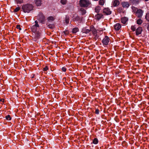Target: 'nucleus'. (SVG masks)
Here are the masks:
<instances>
[{"mask_svg": "<svg viewBox=\"0 0 149 149\" xmlns=\"http://www.w3.org/2000/svg\"><path fill=\"white\" fill-rule=\"evenodd\" d=\"M33 6L32 4H26L23 5L22 9L23 11L25 13H29L33 10Z\"/></svg>", "mask_w": 149, "mask_h": 149, "instance_id": "nucleus-1", "label": "nucleus"}, {"mask_svg": "<svg viewBox=\"0 0 149 149\" xmlns=\"http://www.w3.org/2000/svg\"><path fill=\"white\" fill-rule=\"evenodd\" d=\"M132 9L134 11H136V15L138 17L141 18L142 17L143 11L140 9H138L135 7L132 6Z\"/></svg>", "mask_w": 149, "mask_h": 149, "instance_id": "nucleus-2", "label": "nucleus"}, {"mask_svg": "<svg viewBox=\"0 0 149 149\" xmlns=\"http://www.w3.org/2000/svg\"><path fill=\"white\" fill-rule=\"evenodd\" d=\"M91 4V2L88 0H80L79 4L81 7H87Z\"/></svg>", "mask_w": 149, "mask_h": 149, "instance_id": "nucleus-3", "label": "nucleus"}, {"mask_svg": "<svg viewBox=\"0 0 149 149\" xmlns=\"http://www.w3.org/2000/svg\"><path fill=\"white\" fill-rule=\"evenodd\" d=\"M37 17V19L41 23H43L45 20V17L42 13H39Z\"/></svg>", "mask_w": 149, "mask_h": 149, "instance_id": "nucleus-4", "label": "nucleus"}, {"mask_svg": "<svg viewBox=\"0 0 149 149\" xmlns=\"http://www.w3.org/2000/svg\"><path fill=\"white\" fill-rule=\"evenodd\" d=\"M35 24L32 26L31 28V30L33 33L37 32V29L39 27L38 24V22L37 20L35 21Z\"/></svg>", "mask_w": 149, "mask_h": 149, "instance_id": "nucleus-5", "label": "nucleus"}, {"mask_svg": "<svg viewBox=\"0 0 149 149\" xmlns=\"http://www.w3.org/2000/svg\"><path fill=\"white\" fill-rule=\"evenodd\" d=\"M34 33V35L33 38V39L34 41H36L40 38L41 33L39 31H37Z\"/></svg>", "mask_w": 149, "mask_h": 149, "instance_id": "nucleus-6", "label": "nucleus"}, {"mask_svg": "<svg viewBox=\"0 0 149 149\" xmlns=\"http://www.w3.org/2000/svg\"><path fill=\"white\" fill-rule=\"evenodd\" d=\"M110 39L107 36H106L105 38L102 40V42L105 45H107L109 42Z\"/></svg>", "mask_w": 149, "mask_h": 149, "instance_id": "nucleus-7", "label": "nucleus"}, {"mask_svg": "<svg viewBox=\"0 0 149 149\" xmlns=\"http://www.w3.org/2000/svg\"><path fill=\"white\" fill-rule=\"evenodd\" d=\"M103 13L105 15H110L111 13L110 10L108 8H105L103 9Z\"/></svg>", "mask_w": 149, "mask_h": 149, "instance_id": "nucleus-8", "label": "nucleus"}, {"mask_svg": "<svg viewBox=\"0 0 149 149\" xmlns=\"http://www.w3.org/2000/svg\"><path fill=\"white\" fill-rule=\"evenodd\" d=\"M143 29L142 27H139L136 29V35L137 36H138L139 35H140L142 33Z\"/></svg>", "mask_w": 149, "mask_h": 149, "instance_id": "nucleus-9", "label": "nucleus"}, {"mask_svg": "<svg viewBox=\"0 0 149 149\" xmlns=\"http://www.w3.org/2000/svg\"><path fill=\"white\" fill-rule=\"evenodd\" d=\"M121 5L124 8H128L130 6L129 3L127 1H123L122 2Z\"/></svg>", "mask_w": 149, "mask_h": 149, "instance_id": "nucleus-10", "label": "nucleus"}, {"mask_svg": "<svg viewBox=\"0 0 149 149\" xmlns=\"http://www.w3.org/2000/svg\"><path fill=\"white\" fill-rule=\"evenodd\" d=\"M114 27L116 30L118 31L121 28V25L120 23H117L114 25Z\"/></svg>", "mask_w": 149, "mask_h": 149, "instance_id": "nucleus-11", "label": "nucleus"}, {"mask_svg": "<svg viewBox=\"0 0 149 149\" xmlns=\"http://www.w3.org/2000/svg\"><path fill=\"white\" fill-rule=\"evenodd\" d=\"M128 20V18L126 17H124L121 18V22L123 24H125Z\"/></svg>", "mask_w": 149, "mask_h": 149, "instance_id": "nucleus-12", "label": "nucleus"}, {"mask_svg": "<svg viewBox=\"0 0 149 149\" xmlns=\"http://www.w3.org/2000/svg\"><path fill=\"white\" fill-rule=\"evenodd\" d=\"M87 27L84 28L83 29L82 32L83 33H88L90 32V30L87 28Z\"/></svg>", "mask_w": 149, "mask_h": 149, "instance_id": "nucleus-13", "label": "nucleus"}, {"mask_svg": "<svg viewBox=\"0 0 149 149\" xmlns=\"http://www.w3.org/2000/svg\"><path fill=\"white\" fill-rule=\"evenodd\" d=\"M113 5L114 6H116L120 4V2L118 0H114L113 2Z\"/></svg>", "mask_w": 149, "mask_h": 149, "instance_id": "nucleus-14", "label": "nucleus"}, {"mask_svg": "<svg viewBox=\"0 0 149 149\" xmlns=\"http://www.w3.org/2000/svg\"><path fill=\"white\" fill-rule=\"evenodd\" d=\"M103 16V15L101 14H98L95 16V18L96 19L99 20Z\"/></svg>", "mask_w": 149, "mask_h": 149, "instance_id": "nucleus-15", "label": "nucleus"}, {"mask_svg": "<svg viewBox=\"0 0 149 149\" xmlns=\"http://www.w3.org/2000/svg\"><path fill=\"white\" fill-rule=\"evenodd\" d=\"M130 1L134 5L138 4L139 2V0H130Z\"/></svg>", "mask_w": 149, "mask_h": 149, "instance_id": "nucleus-16", "label": "nucleus"}, {"mask_svg": "<svg viewBox=\"0 0 149 149\" xmlns=\"http://www.w3.org/2000/svg\"><path fill=\"white\" fill-rule=\"evenodd\" d=\"M35 2L36 5L38 6L41 5V0H35Z\"/></svg>", "mask_w": 149, "mask_h": 149, "instance_id": "nucleus-17", "label": "nucleus"}, {"mask_svg": "<svg viewBox=\"0 0 149 149\" xmlns=\"http://www.w3.org/2000/svg\"><path fill=\"white\" fill-rule=\"evenodd\" d=\"M70 17L68 15H66L65 18V23L66 24V25H67L68 24L69 22Z\"/></svg>", "mask_w": 149, "mask_h": 149, "instance_id": "nucleus-18", "label": "nucleus"}, {"mask_svg": "<svg viewBox=\"0 0 149 149\" xmlns=\"http://www.w3.org/2000/svg\"><path fill=\"white\" fill-rule=\"evenodd\" d=\"M101 10V7L99 6H97L95 8V11L97 13H99Z\"/></svg>", "mask_w": 149, "mask_h": 149, "instance_id": "nucleus-19", "label": "nucleus"}, {"mask_svg": "<svg viewBox=\"0 0 149 149\" xmlns=\"http://www.w3.org/2000/svg\"><path fill=\"white\" fill-rule=\"evenodd\" d=\"M106 0H99V4L100 5L103 6L105 3Z\"/></svg>", "mask_w": 149, "mask_h": 149, "instance_id": "nucleus-20", "label": "nucleus"}, {"mask_svg": "<svg viewBox=\"0 0 149 149\" xmlns=\"http://www.w3.org/2000/svg\"><path fill=\"white\" fill-rule=\"evenodd\" d=\"M93 32H94V36H95V38L94 37V39H95L96 40L97 39V38H98V37L99 36L98 35H97V34H96L97 31L95 29H94Z\"/></svg>", "mask_w": 149, "mask_h": 149, "instance_id": "nucleus-21", "label": "nucleus"}, {"mask_svg": "<svg viewBox=\"0 0 149 149\" xmlns=\"http://www.w3.org/2000/svg\"><path fill=\"white\" fill-rule=\"evenodd\" d=\"M80 11H81L82 15H84L86 13V11L84 9L81 8L80 9Z\"/></svg>", "mask_w": 149, "mask_h": 149, "instance_id": "nucleus-22", "label": "nucleus"}, {"mask_svg": "<svg viewBox=\"0 0 149 149\" xmlns=\"http://www.w3.org/2000/svg\"><path fill=\"white\" fill-rule=\"evenodd\" d=\"M142 22L143 20L140 19H139L137 20L136 23L140 25L142 24Z\"/></svg>", "mask_w": 149, "mask_h": 149, "instance_id": "nucleus-23", "label": "nucleus"}, {"mask_svg": "<svg viewBox=\"0 0 149 149\" xmlns=\"http://www.w3.org/2000/svg\"><path fill=\"white\" fill-rule=\"evenodd\" d=\"M79 31V29L77 28H74L72 29V32L73 33H76Z\"/></svg>", "mask_w": 149, "mask_h": 149, "instance_id": "nucleus-24", "label": "nucleus"}, {"mask_svg": "<svg viewBox=\"0 0 149 149\" xmlns=\"http://www.w3.org/2000/svg\"><path fill=\"white\" fill-rule=\"evenodd\" d=\"M47 19L49 21H53L54 20V18L52 16H49L47 18Z\"/></svg>", "mask_w": 149, "mask_h": 149, "instance_id": "nucleus-25", "label": "nucleus"}, {"mask_svg": "<svg viewBox=\"0 0 149 149\" xmlns=\"http://www.w3.org/2000/svg\"><path fill=\"white\" fill-rule=\"evenodd\" d=\"M145 18L147 21L149 22V13H147L146 14Z\"/></svg>", "mask_w": 149, "mask_h": 149, "instance_id": "nucleus-26", "label": "nucleus"}, {"mask_svg": "<svg viewBox=\"0 0 149 149\" xmlns=\"http://www.w3.org/2000/svg\"><path fill=\"white\" fill-rule=\"evenodd\" d=\"M98 141V140L97 138H95L94 139V144H97Z\"/></svg>", "mask_w": 149, "mask_h": 149, "instance_id": "nucleus-27", "label": "nucleus"}, {"mask_svg": "<svg viewBox=\"0 0 149 149\" xmlns=\"http://www.w3.org/2000/svg\"><path fill=\"white\" fill-rule=\"evenodd\" d=\"M15 1L17 4H21L23 2V0H15Z\"/></svg>", "mask_w": 149, "mask_h": 149, "instance_id": "nucleus-28", "label": "nucleus"}, {"mask_svg": "<svg viewBox=\"0 0 149 149\" xmlns=\"http://www.w3.org/2000/svg\"><path fill=\"white\" fill-rule=\"evenodd\" d=\"M131 29L132 30V31H135L136 29V27L135 26H131Z\"/></svg>", "mask_w": 149, "mask_h": 149, "instance_id": "nucleus-29", "label": "nucleus"}, {"mask_svg": "<svg viewBox=\"0 0 149 149\" xmlns=\"http://www.w3.org/2000/svg\"><path fill=\"white\" fill-rule=\"evenodd\" d=\"M6 118L7 120H10L11 119V118L9 115H8L6 116Z\"/></svg>", "mask_w": 149, "mask_h": 149, "instance_id": "nucleus-30", "label": "nucleus"}, {"mask_svg": "<svg viewBox=\"0 0 149 149\" xmlns=\"http://www.w3.org/2000/svg\"><path fill=\"white\" fill-rule=\"evenodd\" d=\"M61 3L63 4H65L66 3V0H61Z\"/></svg>", "mask_w": 149, "mask_h": 149, "instance_id": "nucleus-31", "label": "nucleus"}, {"mask_svg": "<svg viewBox=\"0 0 149 149\" xmlns=\"http://www.w3.org/2000/svg\"><path fill=\"white\" fill-rule=\"evenodd\" d=\"M20 9V8L19 7H17L14 10V11L15 12H17Z\"/></svg>", "mask_w": 149, "mask_h": 149, "instance_id": "nucleus-32", "label": "nucleus"}, {"mask_svg": "<svg viewBox=\"0 0 149 149\" xmlns=\"http://www.w3.org/2000/svg\"><path fill=\"white\" fill-rule=\"evenodd\" d=\"M81 18L79 16L75 18V20L77 21H81Z\"/></svg>", "mask_w": 149, "mask_h": 149, "instance_id": "nucleus-33", "label": "nucleus"}, {"mask_svg": "<svg viewBox=\"0 0 149 149\" xmlns=\"http://www.w3.org/2000/svg\"><path fill=\"white\" fill-rule=\"evenodd\" d=\"M48 68L47 66H46L43 69V70L44 71H47L48 70Z\"/></svg>", "mask_w": 149, "mask_h": 149, "instance_id": "nucleus-34", "label": "nucleus"}, {"mask_svg": "<svg viewBox=\"0 0 149 149\" xmlns=\"http://www.w3.org/2000/svg\"><path fill=\"white\" fill-rule=\"evenodd\" d=\"M99 113V111L98 109H96L95 111V113L97 114H98Z\"/></svg>", "mask_w": 149, "mask_h": 149, "instance_id": "nucleus-35", "label": "nucleus"}, {"mask_svg": "<svg viewBox=\"0 0 149 149\" xmlns=\"http://www.w3.org/2000/svg\"><path fill=\"white\" fill-rule=\"evenodd\" d=\"M61 69L62 71L64 72H65L66 70V68L64 67H62Z\"/></svg>", "mask_w": 149, "mask_h": 149, "instance_id": "nucleus-36", "label": "nucleus"}, {"mask_svg": "<svg viewBox=\"0 0 149 149\" xmlns=\"http://www.w3.org/2000/svg\"><path fill=\"white\" fill-rule=\"evenodd\" d=\"M50 29H52L54 27V26L52 24H50L48 25Z\"/></svg>", "mask_w": 149, "mask_h": 149, "instance_id": "nucleus-37", "label": "nucleus"}, {"mask_svg": "<svg viewBox=\"0 0 149 149\" xmlns=\"http://www.w3.org/2000/svg\"><path fill=\"white\" fill-rule=\"evenodd\" d=\"M16 28L17 29H19V30H21V28H20V26L19 25H17L16 26Z\"/></svg>", "mask_w": 149, "mask_h": 149, "instance_id": "nucleus-38", "label": "nucleus"}, {"mask_svg": "<svg viewBox=\"0 0 149 149\" xmlns=\"http://www.w3.org/2000/svg\"><path fill=\"white\" fill-rule=\"evenodd\" d=\"M64 33L65 34L67 35L69 33V31H64Z\"/></svg>", "mask_w": 149, "mask_h": 149, "instance_id": "nucleus-39", "label": "nucleus"}, {"mask_svg": "<svg viewBox=\"0 0 149 149\" xmlns=\"http://www.w3.org/2000/svg\"><path fill=\"white\" fill-rule=\"evenodd\" d=\"M4 99H1L0 100V101L1 102H4Z\"/></svg>", "mask_w": 149, "mask_h": 149, "instance_id": "nucleus-40", "label": "nucleus"}, {"mask_svg": "<svg viewBox=\"0 0 149 149\" xmlns=\"http://www.w3.org/2000/svg\"><path fill=\"white\" fill-rule=\"evenodd\" d=\"M147 29H148V31H149V24H148V25Z\"/></svg>", "mask_w": 149, "mask_h": 149, "instance_id": "nucleus-41", "label": "nucleus"}, {"mask_svg": "<svg viewBox=\"0 0 149 149\" xmlns=\"http://www.w3.org/2000/svg\"><path fill=\"white\" fill-rule=\"evenodd\" d=\"M145 0V1H148L149 0Z\"/></svg>", "mask_w": 149, "mask_h": 149, "instance_id": "nucleus-42", "label": "nucleus"}]
</instances>
